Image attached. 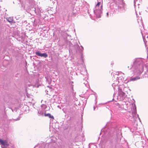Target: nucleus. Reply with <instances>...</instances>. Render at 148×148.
<instances>
[{
    "mask_svg": "<svg viewBox=\"0 0 148 148\" xmlns=\"http://www.w3.org/2000/svg\"><path fill=\"white\" fill-rule=\"evenodd\" d=\"M5 146L3 145V146H1V147L2 148H5Z\"/></svg>",
    "mask_w": 148,
    "mask_h": 148,
    "instance_id": "obj_15",
    "label": "nucleus"
},
{
    "mask_svg": "<svg viewBox=\"0 0 148 148\" xmlns=\"http://www.w3.org/2000/svg\"><path fill=\"white\" fill-rule=\"evenodd\" d=\"M84 74H83L84 75H85L86 77V78H87V77H88V75H87V71H86V69H84Z\"/></svg>",
    "mask_w": 148,
    "mask_h": 148,
    "instance_id": "obj_13",
    "label": "nucleus"
},
{
    "mask_svg": "<svg viewBox=\"0 0 148 148\" xmlns=\"http://www.w3.org/2000/svg\"><path fill=\"white\" fill-rule=\"evenodd\" d=\"M140 79V77L139 76H136L134 77H131L129 80L130 81H136Z\"/></svg>",
    "mask_w": 148,
    "mask_h": 148,
    "instance_id": "obj_8",
    "label": "nucleus"
},
{
    "mask_svg": "<svg viewBox=\"0 0 148 148\" xmlns=\"http://www.w3.org/2000/svg\"><path fill=\"white\" fill-rule=\"evenodd\" d=\"M81 48L80 49V50H81V51H83V50H84V48H83V47L82 46H81Z\"/></svg>",
    "mask_w": 148,
    "mask_h": 148,
    "instance_id": "obj_14",
    "label": "nucleus"
},
{
    "mask_svg": "<svg viewBox=\"0 0 148 148\" xmlns=\"http://www.w3.org/2000/svg\"><path fill=\"white\" fill-rule=\"evenodd\" d=\"M25 107H27V106H25Z\"/></svg>",
    "mask_w": 148,
    "mask_h": 148,
    "instance_id": "obj_20",
    "label": "nucleus"
},
{
    "mask_svg": "<svg viewBox=\"0 0 148 148\" xmlns=\"http://www.w3.org/2000/svg\"><path fill=\"white\" fill-rule=\"evenodd\" d=\"M44 112V110L40 109L39 110H38V115L39 116H44L45 114Z\"/></svg>",
    "mask_w": 148,
    "mask_h": 148,
    "instance_id": "obj_4",
    "label": "nucleus"
},
{
    "mask_svg": "<svg viewBox=\"0 0 148 148\" xmlns=\"http://www.w3.org/2000/svg\"><path fill=\"white\" fill-rule=\"evenodd\" d=\"M47 108V106L46 105L44 104H42L41 105V109L43 110H44L45 109Z\"/></svg>",
    "mask_w": 148,
    "mask_h": 148,
    "instance_id": "obj_11",
    "label": "nucleus"
},
{
    "mask_svg": "<svg viewBox=\"0 0 148 148\" xmlns=\"http://www.w3.org/2000/svg\"><path fill=\"white\" fill-rule=\"evenodd\" d=\"M119 81L116 80L114 81V82L112 84V86L114 89H115V87L117 86L119 83Z\"/></svg>",
    "mask_w": 148,
    "mask_h": 148,
    "instance_id": "obj_7",
    "label": "nucleus"
},
{
    "mask_svg": "<svg viewBox=\"0 0 148 148\" xmlns=\"http://www.w3.org/2000/svg\"><path fill=\"white\" fill-rule=\"evenodd\" d=\"M19 118H18L17 119H15L16 120H19Z\"/></svg>",
    "mask_w": 148,
    "mask_h": 148,
    "instance_id": "obj_18",
    "label": "nucleus"
},
{
    "mask_svg": "<svg viewBox=\"0 0 148 148\" xmlns=\"http://www.w3.org/2000/svg\"><path fill=\"white\" fill-rule=\"evenodd\" d=\"M145 60L140 58L135 59L132 64L129 65L127 67L131 70L134 73L140 75L143 71V65Z\"/></svg>",
    "mask_w": 148,
    "mask_h": 148,
    "instance_id": "obj_1",
    "label": "nucleus"
},
{
    "mask_svg": "<svg viewBox=\"0 0 148 148\" xmlns=\"http://www.w3.org/2000/svg\"><path fill=\"white\" fill-rule=\"evenodd\" d=\"M7 21H8L9 23H12L13 21V18L12 17H10L7 18Z\"/></svg>",
    "mask_w": 148,
    "mask_h": 148,
    "instance_id": "obj_9",
    "label": "nucleus"
},
{
    "mask_svg": "<svg viewBox=\"0 0 148 148\" xmlns=\"http://www.w3.org/2000/svg\"><path fill=\"white\" fill-rule=\"evenodd\" d=\"M106 16H107V17H108V12H107L106 14Z\"/></svg>",
    "mask_w": 148,
    "mask_h": 148,
    "instance_id": "obj_16",
    "label": "nucleus"
},
{
    "mask_svg": "<svg viewBox=\"0 0 148 148\" xmlns=\"http://www.w3.org/2000/svg\"><path fill=\"white\" fill-rule=\"evenodd\" d=\"M84 83L85 85V86L87 87H88L89 86L88 82L87 81L84 80Z\"/></svg>",
    "mask_w": 148,
    "mask_h": 148,
    "instance_id": "obj_12",
    "label": "nucleus"
},
{
    "mask_svg": "<svg viewBox=\"0 0 148 148\" xmlns=\"http://www.w3.org/2000/svg\"><path fill=\"white\" fill-rule=\"evenodd\" d=\"M36 54L37 56L40 57H43L45 58H46L48 56L47 54L45 53H42L39 51H38L36 52Z\"/></svg>",
    "mask_w": 148,
    "mask_h": 148,
    "instance_id": "obj_3",
    "label": "nucleus"
},
{
    "mask_svg": "<svg viewBox=\"0 0 148 148\" xmlns=\"http://www.w3.org/2000/svg\"><path fill=\"white\" fill-rule=\"evenodd\" d=\"M95 110V107H94V110Z\"/></svg>",
    "mask_w": 148,
    "mask_h": 148,
    "instance_id": "obj_19",
    "label": "nucleus"
},
{
    "mask_svg": "<svg viewBox=\"0 0 148 148\" xmlns=\"http://www.w3.org/2000/svg\"><path fill=\"white\" fill-rule=\"evenodd\" d=\"M118 94L122 96L123 97H124L125 96V93L122 91V89L120 87H118Z\"/></svg>",
    "mask_w": 148,
    "mask_h": 148,
    "instance_id": "obj_6",
    "label": "nucleus"
},
{
    "mask_svg": "<svg viewBox=\"0 0 148 148\" xmlns=\"http://www.w3.org/2000/svg\"><path fill=\"white\" fill-rule=\"evenodd\" d=\"M32 100H33V99H32L31 101L29 100V102H32Z\"/></svg>",
    "mask_w": 148,
    "mask_h": 148,
    "instance_id": "obj_17",
    "label": "nucleus"
},
{
    "mask_svg": "<svg viewBox=\"0 0 148 148\" xmlns=\"http://www.w3.org/2000/svg\"><path fill=\"white\" fill-rule=\"evenodd\" d=\"M0 143L3 146H6L8 147V146L9 144L8 143L7 141L6 140H3L0 139Z\"/></svg>",
    "mask_w": 148,
    "mask_h": 148,
    "instance_id": "obj_5",
    "label": "nucleus"
},
{
    "mask_svg": "<svg viewBox=\"0 0 148 148\" xmlns=\"http://www.w3.org/2000/svg\"><path fill=\"white\" fill-rule=\"evenodd\" d=\"M102 5L100 2H99L96 5L94 10V12L97 18L100 17L102 13Z\"/></svg>",
    "mask_w": 148,
    "mask_h": 148,
    "instance_id": "obj_2",
    "label": "nucleus"
},
{
    "mask_svg": "<svg viewBox=\"0 0 148 148\" xmlns=\"http://www.w3.org/2000/svg\"><path fill=\"white\" fill-rule=\"evenodd\" d=\"M44 116H48L49 117V118L53 119V116L51 115V114L49 113H48V114L45 113Z\"/></svg>",
    "mask_w": 148,
    "mask_h": 148,
    "instance_id": "obj_10",
    "label": "nucleus"
}]
</instances>
